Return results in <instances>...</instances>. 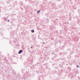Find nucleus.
Wrapping results in <instances>:
<instances>
[{"label": "nucleus", "instance_id": "37", "mask_svg": "<svg viewBox=\"0 0 80 80\" xmlns=\"http://www.w3.org/2000/svg\"><path fill=\"white\" fill-rule=\"evenodd\" d=\"M46 43H48V42H46Z\"/></svg>", "mask_w": 80, "mask_h": 80}, {"label": "nucleus", "instance_id": "16", "mask_svg": "<svg viewBox=\"0 0 80 80\" xmlns=\"http://www.w3.org/2000/svg\"><path fill=\"white\" fill-rule=\"evenodd\" d=\"M25 71V69H22V72H24Z\"/></svg>", "mask_w": 80, "mask_h": 80}, {"label": "nucleus", "instance_id": "26", "mask_svg": "<svg viewBox=\"0 0 80 80\" xmlns=\"http://www.w3.org/2000/svg\"><path fill=\"white\" fill-rule=\"evenodd\" d=\"M59 43H61V41H59Z\"/></svg>", "mask_w": 80, "mask_h": 80}, {"label": "nucleus", "instance_id": "38", "mask_svg": "<svg viewBox=\"0 0 80 80\" xmlns=\"http://www.w3.org/2000/svg\"><path fill=\"white\" fill-rule=\"evenodd\" d=\"M58 1H60L59 0H58Z\"/></svg>", "mask_w": 80, "mask_h": 80}, {"label": "nucleus", "instance_id": "4", "mask_svg": "<svg viewBox=\"0 0 80 80\" xmlns=\"http://www.w3.org/2000/svg\"><path fill=\"white\" fill-rule=\"evenodd\" d=\"M4 33H3V30H2L0 32V35L1 36H4Z\"/></svg>", "mask_w": 80, "mask_h": 80}, {"label": "nucleus", "instance_id": "9", "mask_svg": "<svg viewBox=\"0 0 80 80\" xmlns=\"http://www.w3.org/2000/svg\"><path fill=\"white\" fill-rule=\"evenodd\" d=\"M55 52L53 51H52V52H51L52 55H55Z\"/></svg>", "mask_w": 80, "mask_h": 80}, {"label": "nucleus", "instance_id": "20", "mask_svg": "<svg viewBox=\"0 0 80 80\" xmlns=\"http://www.w3.org/2000/svg\"><path fill=\"white\" fill-rule=\"evenodd\" d=\"M55 58H54V57H53L52 58V60H54Z\"/></svg>", "mask_w": 80, "mask_h": 80}, {"label": "nucleus", "instance_id": "23", "mask_svg": "<svg viewBox=\"0 0 80 80\" xmlns=\"http://www.w3.org/2000/svg\"><path fill=\"white\" fill-rule=\"evenodd\" d=\"M62 54H63V53H62V52H60V53H59V54H60V55H62Z\"/></svg>", "mask_w": 80, "mask_h": 80}, {"label": "nucleus", "instance_id": "25", "mask_svg": "<svg viewBox=\"0 0 80 80\" xmlns=\"http://www.w3.org/2000/svg\"><path fill=\"white\" fill-rule=\"evenodd\" d=\"M55 68L56 69H57V70H58V68L57 67H55Z\"/></svg>", "mask_w": 80, "mask_h": 80}, {"label": "nucleus", "instance_id": "2", "mask_svg": "<svg viewBox=\"0 0 80 80\" xmlns=\"http://www.w3.org/2000/svg\"><path fill=\"white\" fill-rule=\"evenodd\" d=\"M49 19L48 18H46L45 22L46 23H49Z\"/></svg>", "mask_w": 80, "mask_h": 80}, {"label": "nucleus", "instance_id": "22", "mask_svg": "<svg viewBox=\"0 0 80 80\" xmlns=\"http://www.w3.org/2000/svg\"><path fill=\"white\" fill-rule=\"evenodd\" d=\"M36 72L37 73H38V74H39V72L38 71H37Z\"/></svg>", "mask_w": 80, "mask_h": 80}, {"label": "nucleus", "instance_id": "21", "mask_svg": "<svg viewBox=\"0 0 80 80\" xmlns=\"http://www.w3.org/2000/svg\"><path fill=\"white\" fill-rule=\"evenodd\" d=\"M55 43H58V41H57V40H56L55 41Z\"/></svg>", "mask_w": 80, "mask_h": 80}, {"label": "nucleus", "instance_id": "33", "mask_svg": "<svg viewBox=\"0 0 80 80\" xmlns=\"http://www.w3.org/2000/svg\"><path fill=\"white\" fill-rule=\"evenodd\" d=\"M31 48H32V47H31Z\"/></svg>", "mask_w": 80, "mask_h": 80}, {"label": "nucleus", "instance_id": "32", "mask_svg": "<svg viewBox=\"0 0 80 80\" xmlns=\"http://www.w3.org/2000/svg\"><path fill=\"white\" fill-rule=\"evenodd\" d=\"M10 44H12V42H11V41H10Z\"/></svg>", "mask_w": 80, "mask_h": 80}, {"label": "nucleus", "instance_id": "28", "mask_svg": "<svg viewBox=\"0 0 80 80\" xmlns=\"http://www.w3.org/2000/svg\"><path fill=\"white\" fill-rule=\"evenodd\" d=\"M10 22V20L8 19V22Z\"/></svg>", "mask_w": 80, "mask_h": 80}, {"label": "nucleus", "instance_id": "39", "mask_svg": "<svg viewBox=\"0 0 80 80\" xmlns=\"http://www.w3.org/2000/svg\"><path fill=\"white\" fill-rule=\"evenodd\" d=\"M55 45H56V44H55Z\"/></svg>", "mask_w": 80, "mask_h": 80}, {"label": "nucleus", "instance_id": "11", "mask_svg": "<svg viewBox=\"0 0 80 80\" xmlns=\"http://www.w3.org/2000/svg\"><path fill=\"white\" fill-rule=\"evenodd\" d=\"M60 34H62L63 33V31L61 30L60 31Z\"/></svg>", "mask_w": 80, "mask_h": 80}, {"label": "nucleus", "instance_id": "30", "mask_svg": "<svg viewBox=\"0 0 80 80\" xmlns=\"http://www.w3.org/2000/svg\"><path fill=\"white\" fill-rule=\"evenodd\" d=\"M6 2L8 4V3H9V2Z\"/></svg>", "mask_w": 80, "mask_h": 80}, {"label": "nucleus", "instance_id": "7", "mask_svg": "<svg viewBox=\"0 0 80 80\" xmlns=\"http://www.w3.org/2000/svg\"><path fill=\"white\" fill-rule=\"evenodd\" d=\"M57 57H58V55H57V54H56L54 56V58H57Z\"/></svg>", "mask_w": 80, "mask_h": 80}, {"label": "nucleus", "instance_id": "5", "mask_svg": "<svg viewBox=\"0 0 80 80\" xmlns=\"http://www.w3.org/2000/svg\"><path fill=\"white\" fill-rule=\"evenodd\" d=\"M22 52H23V51L22 50H21L19 51L18 53V54H20V53H22Z\"/></svg>", "mask_w": 80, "mask_h": 80}, {"label": "nucleus", "instance_id": "27", "mask_svg": "<svg viewBox=\"0 0 80 80\" xmlns=\"http://www.w3.org/2000/svg\"><path fill=\"white\" fill-rule=\"evenodd\" d=\"M67 51H70V49H67Z\"/></svg>", "mask_w": 80, "mask_h": 80}, {"label": "nucleus", "instance_id": "8", "mask_svg": "<svg viewBox=\"0 0 80 80\" xmlns=\"http://www.w3.org/2000/svg\"><path fill=\"white\" fill-rule=\"evenodd\" d=\"M62 66H63V65H62L59 64V67H60V68H62Z\"/></svg>", "mask_w": 80, "mask_h": 80}, {"label": "nucleus", "instance_id": "12", "mask_svg": "<svg viewBox=\"0 0 80 80\" xmlns=\"http://www.w3.org/2000/svg\"><path fill=\"white\" fill-rule=\"evenodd\" d=\"M31 32L32 33H34V32H35V31H34V30L32 29L31 30Z\"/></svg>", "mask_w": 80, "mask_h": 80}, {"label": "nucleus", "instance_id": "19", "mask_svg": "<svg viewBox=\"0 0 80 80\" xmlns=\"http://www.w3.org/2000/svg\"><path fill=\"white\" fill-rule=\"evenodd\" d=\"M59 8H62V5H59Z\"/></svg>", "mask_w": 80, "mask_h": 80}, {"label": "nucleus", "instance_id": "3", "mask_svg": "<svg viewBox=\"0 0 80 80\" xmlns=\"http://www.w3.org/2000/svg\"><path fill=\"white\" fill-rule=\"evenodd\" d=\"M41 63L40 62H38L37 63V64H36V67H40L41 65Z\"/></svg>", "mask_w": 80, "mask_h": 80}, {"label": "nucleus", "instance_id": "15", "mask_svg": "<svg viewBox=\"0 0 80 80\" xmlns=\"http://www.w3.org/2000/svg\"><path fill=\"white\" fill-rule=\"evenodd\" d=\"M40 12V10H39L37 11V13H39Z\"/></svg>", "mask_w": 80, "mask_h": 80}, {"label": "nucleus", "instance_id": "10", "mask_svg": "<svg viewBox=\"0 0 80 80\" xmlns=\"http://www.w3.org/2000/svg\"><path fill=\"white\" fill-rule=\"evenodd\" d=\"M55 51L56 52H58V48H56L55 50Z\"/></svg>", "mask_w": 80, "mask_h": 80}, {"label": "nucleus", "instance_id": "14", "mask_svg": "<svg viewBox=\"0 0 80 80\" xmlns=\"http://www.w3.org/2000/svg\"><path fill=\"white\" fill-rule=\"evenodd\" d=\"M20 5H23V2H20Z\"/></svg>", "mask_w": 80, "mask_h": 80}, {"label": "nucleus", "instance_id": "36", "mask_svg": "<svg viewBox=\"0 0 80 80\" xmlns=\"http://www.w3.org/2000/svg\"><path fill=\"white\" fill-rule=\"evenodd\" d=\"M12 33V32H10V33Z\"/></svg>", "mask_w": 80, "mask_h": 80}, {"label": "nucleus", "instance_id": "35", "mask_svg": "<svg viewBox=\"0 0 80 80\" xmlns=\"http://www.w3.org/2000/svg\"><path fill=\"white\" fill-rule=\"evenodd\" d=\"M57 32H58V30H57Z\"/></svg>", "mask_w": 80, "mask_h": 80}, {"label": "nucleus", "instance_id": "1", "mask_svg": "<svg viewBox=\"0 0 80 80\" xmlns=\"http://www.w3.org/2000/svg\"><path fill=\"white\" fill-rule=\"evenodd\" d=\"M15 6V3H12L9 6V7H14Z\"/></svg>", "mask_w": 80, "mask_h": 80}, {"label": "nucleus", "instance_id": "31", "mask_svg": "<svg viewBox=\"0 0 80 80\" xmlns=\"http://www.w3.org/2000/svg\"><path fill=\"white\" fill-rule=\"evenodd\" d=\"M78 12H80V10H78Z\"/></svg>", "mask_w": 80, "mask_h": 80}, {"label": "nucleus", "instance_id": "29", "mask_svg": "<svg viewBox=\"0 0 80 80\" xmlns=\"http://www.w3.org/2000/svg\"><path fill=\"white\" fill-rule=\"evenodd\" d=\"M79 67V66L78 65L77 66V68H78Z\"/></svg>", "mask_w": 80, "mask_h": 80}, {"label": "nucleus", "instance_id": "18", "mask_svg": "<svg viewBox=\"0 0 80 80\" xmlns=\"http://www.w3.org/2000/svg\"><path fill=\"white\" fill-rule=\"evenodd\" d=\"M64 55H66L67 54V52H64Z\"/></svg>", "mask_w": 80, "mask_h": 80}, {"label": "nucleus", "instance_id": "6", "mask_svg": "<svg viewBox=\"0 0 80 80\" xmlns=\"http://www.w3.org/2000/svg\"><path fill=\"white\" fill-rule=\"evenodd\" d=\"M4 20H5V22H7V20H8V19L7 18H3Z\"/></svg>", "mask_w": 80, "mask_h": 80}, {"label": "nucleus", "instance_id": "34", "mask_svg": "<svg viewBox=\"0 0 80 80\" xmlns=\"http://www.w3.org/2000/svg\"><path fill=\"white\" fill-rule=\"evenodd\" d=\"M28 0H25V1H26V2H27V1H28Z\"/></svg>", "mask_w": 80, "mask_h": 80}, {"label": "nucleus", "instance_id": "13", "mask_svg": "<svg viewBox=\"0 0 80 80\" xmlns=\"http://www.w3.org/2000/svg\"><path fill=\"white\" fill-rule=\"evenodd\" d=\"M64 48V46H62V47L61 48H60V49H63V48Z\"/></svg>", "mask_w": 80, "mask_h": 80}, {"label": "nucleus", "instance_id": "24", "mask_svg": "<svg viewBox=\"0 0 80 80\" xmlns=\"http://www.w3.org/2000/svg\"><path fill=\"white\" fill-rule=\"evenodd\" d=\"M47 65V63H45V64H43V65Z\"/></svg>", "mask_w": 80, "mask_h": 80}, {"label": "nucleus", "instance_id": "17", "mask_svg": "<svg viewBox=\"0 0 80 80\" xmlns=\"http://www.w3.org/2000/svg\"><path fill=\"white\" fill-rule=\"evenodd\" d=\"M28 1L29 2H32V0H28Z\"/></svg>", "mask_w": 80, "mask_h": 80}]
</instances>
